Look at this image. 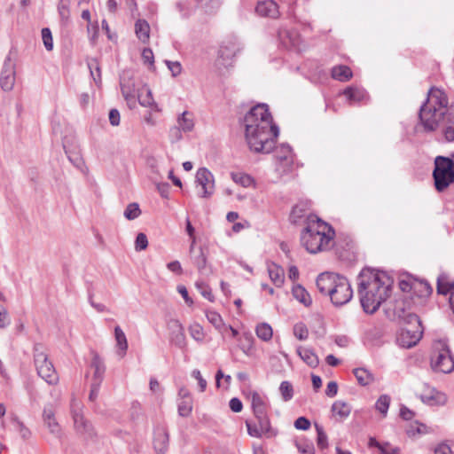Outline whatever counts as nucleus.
Masks as SVG:
<instances>
[{
	"label": "nucleus",
	"mask_w": 454,
	"mask_h": 454,
	"mask_svg": "<svg viewBox=\"0 0 454 454\" xmlns=\"http://www.w3.org/2000/svg\"><path fill=\"white\" fill-rule=\"evenodd\" d=\"M243 126L246 142L252 152L265 154L272 152L279 129L273 122L267 105L252 107L244 116Z\"/></svg>",
	"instance_id": "nucleus-1"
},
{
	"label": "nucleus",
	"mask_w": 454,
	"mask_h": 454,
	"mask_svg": "<svg viewBox=\"0 0 454 454\" xmlns=\"http://www.w3.org/2000/svg\"><path fill=\"white\" fill-rule=\"evenodd\" d=\"M359 280L361 306L365 313L373 314L389 297L393 280L387 273L370 269L360 273Z\"/></svg>",
	"instance_id": "nucleus-2"
},
{
	"label": "nucleus",
	"mask_w": 454,
	"mask_h": 454,
	"mask_svg": "<svg viewBox=\"0 0 454 454\" xmlns=\"http://www.w3.org/2000/svg\"><path fill=\"white\" fill-rule=\"evenodd\" d=\"M335 231L331 225L316 215L307 217V226L301 234L302 247L310 253L317 254L331 247Z\"/></svg>",
	"instance_id": "nucleus-3"
},
{
	"label": "nucleus",
	"mask_w": 454,
	"mask_h": 454,
	"mask_svg": "<svg viewBox=\"0 0 454 454\" xmlns=\"http://www.w3.org/2000/svg\"><path fill=\"white\" fill-rule=\"evenodd\" d=\"M450 106L444 90L432 87L426 102L420 106L419 122L427 132L434 131L439 126L440 118L449 113Z\"/></svg>",
	"instance_id": "nucleus-4"
},
{
	"label": "nucleus",
	"mask_w": 454,
	"mask_h": 454,
	"mask_svg": "<svg viewBox=\"0 0 454 454\" xmlns=\"http://www.w3.org/2000/svg\"><path fill=\"white\" fill-rule=\"evenodd\" d=\"M317 286L321 294L331 298L335 306L348 303L353 296L348 280L339 274L330 272L320 274L317 278Z\"/></svg>",
	"instance_id": "nucleus-5"
},
{
	"label": "nucleus",
	"mask_w": 454,
	"mask_h": 454,
	"mask_svg": "<svg viewBox=\"0 0 454 454\" xmlns=\"http://www.w3.org/2000/svg\"><path fill=\"white\" fill-rule=\"evenodd\" d=\"M430 366L434 372L450 373L454 371V356L446 340H438L434 342Z\"/></svg>",
	"instance_id": "nucleus-6"
},
{
	"label": "nucleus",
	"mask_w": 454,
	"mask_h": 454,
	"mask_svg": "<svg viewBox=\"0 0 454 454\" xmlns=\"http://www.w3.org/2000/svg\"><path fill=\"white\" fill-rule=\"evenodd\" d=\"M433 177L438 192H443L450 184H454L453 160L447 157L437 156L434 160Z\"/></svg>",
	"instance_id": "nucleus-7"
},
{
	"label": "nucleus",
	"mask_w": 454,
	"mask_h": 454,
	"mask_svg": "<svg viewBox=\"0 0 454 454\" xmlns=\"http://www.w3.org/2000/svg\"><path fill=\"white\" fill-rule=\"evenodd\" d=\"M34 362L37 374L50 385L57 384L59 381L58 373L42 344L36 343L34 346Z\"/></svg>",
	"instance_id": "nucleus-8"
},
{
	"label": "nucleus",
	"mask_w": 454,
	"mask_h": 454,
	"mask_svg": "<svg viewBox=\"0 0 454 454\" xmlns=\"http://www.w3.org/2000/svg\"><path fill=\"white\" fill-rule=\"evenodd\" d=\"M409 318L410 322L414 324H411L409 327L402 328L396 337L398 345L405 348L415 346L421 339L423 333L418 316L409 314Z\"/></svg>",
	"instance_id": "nucleus-9"
},
{
	"label": "nucleus",
	"mask_w": 454,
	"mask_h": 454,
	"mask_svg": "<svg viewBox=\"0 0 454 454\" xmlns=\"http://www.w3.org/2000/svg\"><path fill=\"white\" fill-rule=\"evenodd\" d=\"M254 418L256 422L246 421L247 433L250 436L272 438L278 434V431L271 427L268 413Z\"/></svg>",
	"instance_id": "nucleus-10"
},
{
	"label": "nucleus",
	"mask_w": 454,
	"mask_h": 454,
	"mask_svg": "<svg viewBox=\"0 0 454 454\" xmlns=\"http://www.w3.org/2000/svg\"><path fill=\"white\" fill-rule=\"evenodd\" d=\"M71 414L74 420V427L77 434L82 436H92L93 427L82 413V404L76 399L71 401Z\"/></svg>",
	"instance_id": "nucleus-11"
},
{
	"label": "nucleus",
	"mask_w": 454,
	"mask_h": 454,
	"mask_svg": "<svg viewBox=\"0 0 454 454\" xmlns=\"http://www.w3.org/2000/svg\"><path fill=\"white\" fill-rule=\"evenodd\" d=\"M120 85L121 94L125 100L127 101V103L129 104V107H134L137 90L140 88H137V84L132 74L129 72H123L120 78Z\"/></svg>",
	"instance_id": "nucleus-12"
},
{
	"label": "nucleus",
	"mask_w": 454,
	"mask_h": 454,
	"mask_svg": "<svg viewBox=\"0 0 454 454\" xmlns=\"http://www.w3.org/2000/svg\"><path fill=\"white\" fill-rule=\"evenodd\" d=\"M16 66L11 56L4 59L3 69L0 74V86L4 91H11L15 84Z\"/></svg>",
	"instance_id": "nucleus-13"
},
{
	"label": "nucleus",
	"mask_w": 454,
	"mask_h": 454,
	"mask_svg": "<svg viewBox=\"0 0 454 454\" xmlns=\"http://www.w3.org/2000/svg\"><path fill=\"white\" fill-rule=\"evenodd\" d=\"M195 182L201 187L200 197L209 198L215 192V180L213 174L206 168H200L196 173Z\"/></svg>",
	"instance_id": "nucleus-14"
},
{
	"label": "nucleus",
	"mask_w": 454,
	"mask_h": 454,
	"mask_svg": "<svg viewBox=\"0 0 454 454\" xmlns=\"http://www.w3.org/2000/svg\"><path fill=\"white\" fill-rule=\"evenodd\" d=\"M439 120V126L443 138L447 142L454 141V105H450L449 113Z\"/></svg>",
	"instance_id": "nucleus-15"
},
{
	"label": "nucleus",
	"mask_w": 454,
	"mask_h": 454,
	"mask_svg": "<svg viewBox=\"0 0 454 454\" xmlns=\"http://www.w3.org/2000/svg\"><path fill=\"white\" fill-rule=\"evenodd\" d=\"M420 399L424 403L431 406L443 405L447 402V397L443 393L437 391L427 384L424 385V389L420 394Z\"/></svg>",
	"instance_id": "nucleus-16"
},
{
	"label": "nucleus",
	"mask_w": 454,
	"mask_h": 454,
	"mask_svg": "<svg viewBox=\"0 0 454 454\" xmlns=\"http://www.w3.org/2000/svg\"><path fill=\"white\" fill-rule=\"evenodd\" d=\"M43 420L44 426L48 428L51 434L56 437H60L61 428L55 418V410L51 404L44 406L43 411Z\"/></svg>",
	"instance_id": "nucleus-17"
},
{
	"label": "nucleus",
	"mask_w": 454,
	"mask_h": 454,
	"mask_svg": "<svg viewBox=\"0 0 454 454\" xmlns=\"http://www.w3.org/2000/svg\"><path fill=\"white\" fill-rule=\"evenodd\" d=\"M168 327L170 332V341L178 348H184L185 345V335L182 324L176 319H171L168 324Z\"/></svg>",
	"instance_id": "nucleus-18"
},
{
	"label": "nucleus",
	"mask_w": 454,
	"mask_h": 454,
	"mask_svg": "<svg viewBox=\"0 0 454 454\" xmlns=\"http://www.w3.org/2000/svg\"><path fill=\"white\" fill-rule=\"evenodd\" d=\"M256 13L261 17L277 19L279 16L278 6L272 0L258 2L255 7Z\"/></svg>",
	"instance_id": "nucleus-19"
},
{
	"label": "nucleus",
	"mask_w": 454,
	"mask_h": 454,
	"mask_svg": "<svg viewBox=\"0 0 454 454\" xmlns=\"http://www.w3.org/2000/svg\"><path fill=\"white\" fill-rule=\"evenodd\" d=\"M168 447V433L164 427H157L154 430L153 448L158 454H164Z\"/></svg>",
	"instance_id": "nucleus-20"
},
{
	"label": "nucleus",
	"mask_w": 454,
	"mask_h": 454,
	"mask_svg": "<svg viewBox=\"0 0 454 454\" xmlns=\"http://www.w3.org/2000/svg\"><path fill=\"white\" fill-rule=\"evenodd\" d=\"M90 367L93 369L92 382L102 383L106 372V365L103 359L96 352H92Z\"/></svg>",
	"instance_id": "nucleus-21"
},
{
	"label": "nucleus",
	"mask_w": 454,
	"mask_h": 454,
	"mask_svg": "<svg viewBox=\"0 0 454 454\" xmlns=\"http://www.w3.org/2000/svg\"><path fill=\"white\" fill-rule=\"evenodd\" d=\"M136 99H137L139 104L144 107H149L155 111L160 110L153 98L152 90L146 85H143L141 89L137 90Z\"/></svg>",
	"instance_id": "nucleus-22"
},
{
	"label": "nucleus",
	"mask_w": 454,
	"mask_h": 454,
	"mask_svg": "<svg viewBox=\"0 0 454 454\" xmlns=\"http://www.w3.org/2000/svg\"><path fill=\"white\" fill-rule=\"evenodd\" d=\"M236 47L233 43L230 45H221L218 51L217 62L223 67H229L232 64V59L236 55Z\"/></svg>",
	"instance_id": "nucleus-23"
},
{
	"label": "nucleus",
	"mask_w": 454,
	"mask_h": 454,
	"mask_svg": "<svg viewBox=\"0 0 454 454\" xmlns=\"http://www.w3.org/2000/svg\"><path fill=\"white\" fill-rule=\"evenodd\" d=\"M296 353L308 366L315 368L318 365L319 359L313 349L299 346L296 348Z\"/></svg>",
	"instance_id": "nucleus-24"
},
{
	"label": "nucleus",
	"mask_w": 454,
	"mask_h": 454,
	"mask_svg": "<svg viewBox=\"0 0 454 454\" xmlns=\"http://www.w3.org/2000/svg\"><path fill=\"white\" fill-rule=\"evenodd\" d=\"M343 94L348 98L349 105L361 103L368 97L364 89L357 87H348L343 91Z\"/></svg>",
	"instance_id": "nucleus-25"
},
{
	"label": "nucleus",
	"mask_w": 454,
	"mask_h": 454,
	"mask_svg": "<svg viewBox=\"0 0 454 454\" xmlns=\"http://www.w3.org/2000/svg\"><path fill=\"white\" fill-rule=\"evenodd\" d=\"M351 410L352 407L349 403L340 400L335 401L331 409L333 415L340 421L346 419L350 415Z\"/></svg>",
	"instance_id": "nucleus-26"
},
{
	"label": "nucleus",
	"mask_w": 454,
	"mask_h": 454,
	"mask_svg": "<svg viewBox=\"0 0 454 454\" xmlns=\"http://www.w3.org/2000/svg\"><path fill=\"white\" fill-rule=\"evenodd\" d=\"M176 122L183 132H191L195 125L194 115L192 112L184 111L178 115Z\"/></svg>",
	"instance_id": "nucleus-27"
},
{
	"label": "nucleus",
	"mask_w": 454,
	"mask_h": 454,
	"mask_svg": "<svg viewBox=\"0 0 454 454\" xmlns=\"http://www.w3.org/2000/svg\"><path fill=\"white\" fill-rule=\"evenodd\" d=\"M114 337L117 346L116 353L121 358H122L126 355V351L128 349V340L124 332L120 326H116L114 328Z\"/></svg>",
	"instance_id": "nucleus-28"
},
{
	"label": "nucleus",
	"mask_w": 454,
	"mask_h": 454,
	"mask_svg": "<svg viewBox=\"0 0 454 454\" xmlns=\"http://www.w3.org/2000/svg\"><path fill=\"white\" fill-rule=\"evenodd\" d=\"M251 405L254 417L267 413V403L264 399L256 392L251 395Z\"/></svg>",
	"instance_id": "nucleus-29"
},
{
	"label": "nucleus",
	"mask_w": 454,
	"mask_h": 454,
	"mask_svg": "<svg viewBox=\"0 0 454 454\" xmlns=\"http://www.w3.org/2000/svg\"><path fill=\"white\" fill-rule=\"evenodd\" d=\"M276 157L280 161L285 163L286 166H290L293 163V151L290 145L282 144L276 150Z\"/></svg>",
	"instance_id": "nucleus-30"
},
{
	"label": "nucleus",
	"mask_w": 454,
	"mask_h": 454,
	"mask_svg": "<svg viewBox=\"0 0 454 454\" xmlns=\"http://www.w3.org/2000/svg\"><path fill=\"white\" fill-rule=\"evenodd\" d=\"M268 272L270 280L277 287H279L283 285L285 275L284 270L281 267L275 263H270L268 265Z\"/></svg>",
	"instance_id": "nucleus-31"
},
{
	"label": "nucleus",
	"mask_w": 454,
	"mask_h": 454,
	"mask_svg": "<svg viewBox=\"0 0 454 454\" xmlns=\"http://www.w3.org/2000/svg\"><path fill=\"white\" fill-rule=\"evenodd\" d=\"M135 33L142 43H147L150 38V26L145 20H138L135 23Z\"/></svg>",
	"instance_id": "nucleus-32"
},
{
	"label": "nucleus",
	"mask_w": 454,
	"mask_h": 454,
	"mask_svg": "<svg viewBox=\"0 0 454 454\" xmlns=\"http://www.w3.org/2000/svg\"><path fill=\"white\" fill-rule=\"evenodd\" d=\"M294 297L302 303L304 306L309 307L312 303V299L306 289L301 285H296L292 289Z\"/></svg>",
	"instance_id": "nucleus-33"
},
{
	"label": "nucleus",
	"mask_w": 454,
	"mask_h": 454,
	"mask_svg": "<svg viewBox=\"0 0 454 454\" xmlns=\"http://www.w3.org/2000/svg\"><path fill=\"white\" fill-rule=\"evenodd\" d=\"M351 69L347 66H337L332 69V77L340 82H347L352 77Z\"/></svg>",
	"instance_id": "nucleus-34"
},
{
	"label": "nucleus",
	"mask_w": 454,
	"mask_h": 454,
	"mask_svg": "<svg viewBox=\"0 0 454 454\" xmlns=\"http://www.w3.org/2000/svg\"><path fill=\"white\" fill-rule=\"evenodd\" d=\"M354 374L362 386L370 385L374 381V376L372 372L364 368H356L354 370Z\"/></svg>",
	"instance_id": "nucleus-35"
},
{
	"label": "nucleus",
	"mask_w": 454,
	"mask_h": 454,
	"mask_svg": "<svg viewBox=\"0 0 454 454\" xmlns=\"http://www.w3.org/2000/svg\"><path fill=\"white\" fill-rule=\"evenodd\" d=\"M255 333L262 340L269 341L272 339L273 330L269 324L260 323L255 327Z\"/></svg>",
	"instance_id": "nucleus-36"
},
{
	"label": "nucleus",
	"mask_w": 454,
	"mask_h": 454,
	"mask_svg": "<svg viewBox=\"0 0 454 454\" xmlns=\"http://www.w3.org/2000/svg\"><path fill=\"white\" fill-rule=\"evenodd\" d=\"M88 67L90 72V75L93 78L94 82L99 85L101 83V69L99 66V62L97 59H90L87 61Z\"/></svg>",
	"instance_id": "nucleus-37"
},
{
	"label": "nucleus",
	"mask_w": 454,
	"mask_h": 454,
	"mask_svg": "<svg viewBox=\"0 0 454 454\" xmlns=\"http://www.w3.org/2000/svg\"><path fill=\"white\" fill-rule=\"evenodd\" d=\"M294 444L300 454H315L314 444L308 439L296 440Z\"/></svg>",
	"instance_id": "nucleus-38"
},
{
	"label": "nucleus",
	"mask_w": 454,
	"mask_h": 454,
	"mask_svg": "<svg viewBox=\"0 0 454 454\" xmlns=\"http://www.w3.org/2000/svg\"><path fill=\"white\" fill-rule=\"evenodd\" d=\"M254 339L251 333H244L240 339L239 348L247 356H250L254 348Z\"/></svg>",
	"instance_id": "nucleus-39"
},
{
	"label": "nucleus",
	"mask_w": 454,
	"mask_h": 454,
	"mask_svg": "<svg viewBox=\"0 0 454 454\" xmlns=\"http://www.w3.org/2000/svg\"><path fill=\"white\" fill-rule=\"evenodd\" d=\"M305 214L306 205L302 203L297 204L292 209L290 219L294 223H298L305 216Z\"/></svg>",
	"instance_id": "nucleus-40"
},
{
	"label": "nucleus",
	"mask_w": 454,
	"mask_h": 454,
	"mask_svg": "<svg viewBox=\"0 0 454 454\" xmlns=\"http://www.w3.org/2000/svg\"><path fill=\"white\" fill-rule=\"evenodd\" d=\"M454 291V286L448 282L445 276H440L437 278V292L441 294H447L450 293L451 294V292Z\"/></svg>",
	"instance_id": "nucleus-41"
},
{
	"label": "nucleus",
	"mask_w": 454,
	"mask_h": 454,
	"mask_svg": "<svg viewBox=\"0 0 454 454\" xmlns=\"http://www.w3.org/2000/svg\"><path fill=\"white\" fill-rule=\"evenodd\" d=\"M389 404H390L389 395H382L378 398V400L375 403V408L377 411H379L383 415V417H386L388 408H389Z\"/></svg>",
	"instance_id": "nucleus-42"
},
{
	"label": "nucleus",
	"mask_w": 454,
	"mask_h": 454,
	"mask_svg": "<svg viewBox=\"0 0 454 454\" xmlns=\"http://www.w3.org/2000/svg\"><path fill=\"white\" fill-rule=\"evenodd\" d=\"M231 178L236 184L243 187H249L254 182L253 178L245 173H231Z\"/></svg>",
	"instance_id": "nucleus-43"
},
{
	"label": "nucleus",
	"mask_w": 454,
	"mask_h": 454,
	"mask_svg": "<svg viewBox=\"0 0 454 454\" xmlns=\"http://www.w3.org/2000/svg\"><path fill=\"white\" fill-rule=\"evenodd\" d=\"M192 411V399H180L178 403V414L181 417H188Z\"/></svg>",
	"instance_id": "nucleus-44"
},
{
	"label": "nucleus",
	"mask_w": 454,
	"mask_h": 454,
	"mask_svg": "<svg viewBox=\"0 0 454 454\" xmlns=\"http://www.w3.org/2000/svg\"><path fill=\"white\" fill-rule=\"evenodd\" d=\"M124 216L128 220H134L141 215V210L137 203H129L124 210Z\"/></svg>",
	"instance_id": "nucleus-45"
},
{
	"label": "nucleus",
	"mask_w": 454,
	"mask_h": 454,
	"mask_svg": "<svg viewBox=\"0 0 454 454\" xmlns=\"http://www.w3.org/2000/svg\"><path fill=\"white\" fill-rule=\"evenodd\" d=\"M279 391L284 401L287 402L294 396V388L289 381H283L280 384Z\"/></svg>",
	"instance_id": "nucleus-46"
},
{
	"label": "nucleus",
	"mask_w": 454,
	"mask_h": 454,
	"mask_svg": "<svg viewBox=\"0 0 454 454\" xmlns=\"http://www.w3.org/2000/svg\"><path fill=\"white\" fill-rule=\"evenodd\" d=\"M315 427H316L317 434V447L320 448L321 450H324V449L327 448V446H328L327 435L325 433L324 428L321 426H319L318 424H315Z\"/></svg>",
	"instance_id": "nucleus-47"
},
{
	"label": "nucleus",
	"mask_w": 454,
	"mask_h": 454,
	"mask_svg": "<svg viewBox=\"0 0 454 454\" xmlns=\"http://www.w3.org/2000/svg\"><path fill=\"white\" fill-rule=\"evenodd\" d=\"M65 153L67 155L68 160L78 168L84 167V160L77 152H71L67 149L64 145Z\"/></svg>",
	"instance_id": "nucleus-48"
},
{
	"label": "nucleus",
	"mask_w": 454,
	"mask_h": 454,
	"mask_svg": "<svg viewBox=\"0 0 454 454\" xmlns=\"http://www.w3.org/2000/svg\"><path fill=\"white\" fill-rule=\"evenodd\" d=\"M294 334L300 340H305L309 337L308 327L303 323H297L294 326Z\"/></svg>",
	"instance_id": "nucleus-49"
},
{
	"label": "nucleus",
	"mask_w": 454,
	"mask_h": 454,
	"mask_svg": "<svg viewBox=\"0 0 454 454\" xmlns=\"http://www.w3.org/2000/svg\"><path fill=\"white\" fill-rule=\"evenodd\" d=\"M193 264L200 271L203 270L207 265V256L205 255L202 248L200 247L198 254L192 256Z\"/></svg>",
	"instance_id": "nucleus-50"
},
{
	"label": "nucleus",
	"mask_w": 454,
	"mask_h": 454,
	"mask_svg": "<svg viewBox=\"0 0 454 454\" xmlns=\"http://www.w3.org/2000/svg\"><path fill=\"white\" fill-rule=\"evenodd\" d=\"M42 39L43 42V45L47 51H51L53 49V39L51 31L48 27H44L42 29Z\"/></svg>",
	"instance_id": "nucleus-51"
},
{
	"label": "nucleus",
	"mask_w": 454,
	"mask_h": 454,
	"mask_svg": "<svg viewBox=\"0 0 454 454\" xmlns=\"http://www.w3.org/2000/svg\"><path fill=\"white\" fill-rule=\"evenodd\" d=\"M58 11L61 20L64 22H67L70 18L69 4L65 0H60L58 5Z\"/></svg>",
	"instance_id": "nucleus-52"
},
{
	"label": "nucleus",
	"mask_w": 454,
	"mask_h": 454,
	"mask_svg": "<svg viewBox=\"0 0 454 454\" xmlns=\"http://www.w3.org/2000/svg\"><path fill=\"white\" fill-rule=\"evenodd\" d=\"M148 247V239L145 233L140 232L137 234L135 241L136 251H142L146 249Z\"/></svg>",
	"instance_id": "nucleus-53"
},
{
	"label": "nucleus",
	"mask_w": 454,
	"mask_h": 454,
	"mask_svg": "<svg viewBox=\"0 0 454 454\" xmlns=\"http://www.w3.org/2000/svg\"><path fill=\"white\" fill-rule=\"evenodd\" d=\"M414 285H416V288H419V292L420 293L421 296L429 295L433 292V288L426 280L414 282Z\"/></svg>",
	"instance_id": "nucleus-54"
},
{
	"label": "nucleus",
	"mask_w": 454,
	"mask_h": 454,
	"mask_svg": "<svg viewBox=\"0 0 454 454\" xmlns=\"http://www.w3.org/2000/svg\"><path fill=\"white\" fill-rule=\"evenodd\" d=\"M195 6L194 1L182 0L176 4V7L184 15H187L189 12Z\"/></svg>",
	"instance_id": "nucleus-55"
},
{
	"label": "nucleus",
	"mask_w": 454,
	"mask_h": 454,
	"mask_svg": "<svg viewBox=\"0 0 454 454\" xmlns=\"http://www.w3.org/2000/svg\"><path fill=\"white\" fill-rule=\"evenodd\" d=\"M13 426L15 430L23 439H27L30 437V430L22 422L16 420L14 421Z\"/></svg>",
	"instance_id": "nucleus-56"
},
{
	"label": "nucleus",
	"mask_w": 454,
	"mask_h": 454,
	"mask_svg": "<svg viewBox=\"0 0 454 454\" xmlns=\"http://www.w3.org/2000/svg\"><path fill=\"white\" fill-rule=\"evenodd\" d=\"M142 59L145 64H147L150 68H154V56L150 48H145L142 51Z\"/></svg>",
	"instance_id": "nucleus-57"
},
{
	"label": "nucleus",
	"mask_w": 454,
	"mask_h": 454,
	"mask_svg": "<svg viewBox=\"0 0 454 454\" xmlns=\"http://www.w3.org/2000/svg\"><path fill=\"white\" fill-rule=\"evenodd\" d=\"M207 320L215 327L219 328L223 325V319L221 316L215 311H207Z\"/></svg>",
	"instance_id": "nucleus-58"
},
{
	"label": "nucleus",
	"mask_w": 454,
	"mask_h": 454,
	"mask_svg": "<svg viewBox=\"0 0 454 454\" xmlns=\"http://www.w3.org/2000/svg\"><path fill=\"white\" fill-rule=\"evenodd\" d=\"M190 333L191 336L198 341H200L204 339L203 329L200 325H192L190 326Z\"/></svg>",
	"instance_id": "nucleus-59"
},
{
	"label": "nucleus",
	"mask_w": 454,
	"mask_h": 454,
	"mask_svg": "<svg viewBox=\"0 0 454 454\" xmlns=\"http://www.w3.org/2000/svg\"><path fill=\"white\" fill-rule=\"evenodd\" d=\"M192 376L198 380L200 391L204 392L207 388V380L202 377L200 371L194 369L192 372Z\"/></svg>",
	"instance_id": "nucleus-60"
},
{
	"label": "nucleus",
	"mask_w": 454,
	"mask_h": 454,
	"mask_svg": "<svg viewBox=\"0 0 454 454\" xmlns=\"http://www.w3.org/2000/svg\"><path fill=\"white\" fill-rule=\"evenodd\" d=\"M196 286L200 291V294L204 298L211 301H213L214 296L207 286H206L203 282H197Z\"/></svg>",
	"instance_id": "nucleus-61"
},
{
	"label": "nucleus",
	"mask_w": 454,
	"mask_h": 454,
	"mask_svg": "<svg viewBox=\"0 0 454 454\" xmlns=\"http://www.w3.org/2000/svg\"><path fill=\"white\" fill-rule=\"evenodd\" d=\"M294 427L299 430H308L310 427V421L305 417H300L294 421Z\"/></svg>",
	"instance_id": "nucleus-62"
},
{
	"label": "nucleus",
	"mask_w": 454,
	"mask_h": 454,
	"mask_svg": "<svg viewBox=\"0 0 454 454\" xmlns=\"http://www.w3.org/2000/svg\"><path fill=\"white\" fill-rule=\"evenodd\" d=\"M166 64H167L169 71L172 73L173 76H177L178 74H181L182 66L179 62H177V61L173 62V61L166 60Z\"/></svg>",
	"instance_id": "nucleus-63"
},
{
	"label": "nucleus",
	"mask_w": 454,
	"mask_h": 454,
	"mask_svg": "<svg viewBox=\"0 0 454 454\" xmlns=\"http://www.w3.org/2000/svg\"><path fill=\"white\" fill-rule=\"evenodd\" d=\"M380 450L381 454H398L400 450L397 447H393L388 442H383V445L380 446Z\"/></svg>",
	"instance_id": "nucleus-64"
}]
</instances>
